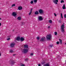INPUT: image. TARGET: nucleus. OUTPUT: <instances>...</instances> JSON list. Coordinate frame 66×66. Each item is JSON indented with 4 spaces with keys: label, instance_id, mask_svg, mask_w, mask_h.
Returning <instances> with one entry per match:
<instances>
[{
    "label": "nucleus",
    "instance_id": "2f4dec72",
    "mask_svg": "<svg viewBox=\"0 0 66 66\" xmlns=\"http://www.w3.org/2000/svg\"><path fill=\"white\" fill-rule=\"evenodd\" d=\"M56 44H57V45H58V44H59V41H57V42L56 43Z\"/></svg>",
    "mask_w": 66,
    "mask_h": 66
},
{
    "label": "nucleus",
    "instance_id": "a211bd4d",
    "mask_svg": "<svg viewBox=\"0 0 66 66\" xmlns=\"http://www.w3.org/2000/svg\"><path fill=\"white\" fill-rule=\"evenodd\" d=\"M49 22V23H52V20H50L48 21Z\"/></svg>",
    "mask_w": 66,
    "mask_h": 66
},
{
    "label": "nucleus",
    "instance_id": "b1692460",
    "mask_svg": "<svg viewBox=\"0 0 66 66\" xmlns=\"http://www.w3.org/2000/svg\"><path fill=\"white\" fill-rule=\"evenodd\" d=\"M54 34L55 35H57V33L56 32H54Z\"/></svg>",
    "mask_w": 66,
    "mask_h": 66
},
{
    "label": "nucleus",
    "instance_id": "79ce46f5",
    "mask_svg": "<svg viewBox=\"0 0 66 66\" xmlns=\"http://www.w3.org/2000/svg\"><path fill=\"white\" fill-rule=\"evenodd\" d=\"M32 10H33V9H31L30 11H31V12H32Z\"/></svg>",
    "mask_w": 66,
    "mask_h": 66
},
{
    "label": "nucleus",
    "instance_id": "ea45409f",
    "mask_svg": "<svg viewBox=\"0 0 66 66\" xmlns=\"http://www.w3.org/2000/svg\"><path fill=\"white\" fill-rule=\"evenodd\" d=\"M31 12H29V15H31Z\"/></svg>",
    "mask_w": 66,
    "mask_h": 66
},
{
    "label": "nucleus",
    "instance_id": "a19ab883",
    "mask_svg": "<svg viewBox=\"0 0 66 66\" xmlns=\"http://www.w3.org/2000/svg\"><path fill=\"white\" fill-rule=\"evenodd\" d=\"M38 66H40V64H39L38 65Z\"/></svg>",
    "mask_w": 66,
    "mask_h": 66
},
{
    "label": "nucleus",
    "instance_id": "a18cd8bd",
    "mask_svg": "<svg viewBox=\"0 0 66 66\" xmlns=\"http://www.w3.org/2000/svg\"><path fill=\"white\" fill-rule=\"evenodd\" d=\"M11 37V36H8V37Z\"/></svg>",
    "mask_w": 66,
    "mask_h": 66
},
{
    "label": "nucleus",
    "instance_id": "412c9836",
    "mask_svg": "<svg viewBox=\"0 0 66 66\" xmlns=\"http://www.w3.org/2000/svg\"><path fill=\"white\" fill-rule=\"evenodd\" d=\"M10 53H12V52H13V50H10Z\"/></svg>",
    "mask_w": 66,
    "mask_h": 66
},
{
    "label": "nucleus",
    "instance_id": "37998d69",
    "mask_svg": "<svg viewBox=\"0 0 66 66\" xmlns=\"http://www.w3.org/2000/svg\"><path fill=\"white\" fill-rule=\"evenodd\" d=\"M50 28V26H48V29H49V28Z\"/></svg>",
    "mask_w": 66,
    "mask_h": 66
},
{
    "label": "nucleus",
    "instance_id": "473e14b6",
    "mask_svg": "<svg viewBox=\"0 0 66 66\" xmlns=\"http://www.w3.org/2000/svg\"><path fill=\"white\" fill-rule=\"evenodd\" d=\"M20 66H25V65H24V64H21Z\"/></svg>",
    "mask_w": 66,
    "mask_h": 66
},
{
    "label": "nucleus",
    "instance_id": "aec40b11",
    "mask_svg": "<svg viewBox=\"0 0 66 66\" xmlns=\"http://www.w3.org/2000/svg\"><path fill=\"white\" fill-rule=\"evenodd\" d=\"M59 40L60 41V44H62V40H61V39H59Z\"/></svg>",
    "mask_w": 66,
    "mask_h": 66
},
{
    "label": "nucleus",
    "instance_id": "f257e3e1",
    "mask_svg": "<svg viewBox=\"0 0 66 66\" xmlns=\"http://www.w3.org/2000/svg\"><path fill=\"white\" fill-rule=\"evenodd\" d=\"M65 24L64 23H63V24H62L61 26V31L63 33H64L65 31H64V29L65 28V27L64 26V24Z\"/></svg>",
    "mask_w": 66,
    "mask_h": 66
},
{
    "label": "nucleus",
    "instance_id": "58836bf2",
    "mask_svg": "<svg viewBox=\"0 0 66 66\" xmlns=\"http://www.w3.org/2000/svg\"><path fill=\"white\" fill-rule=\"evenodd\" d=\"M55 16H56V14L55 13H54Z\"/></svg>",
    "mask_w": 66,
    "mask_h": 66
},
{
    "label": "nucleus",
    "instance_id": "de8ad7c7",
    "mask_svg": "<svg viewBox=\"0 0 66 66\" xmlns=\"http://www.w3.org/2000/svg\"><path fill=\"white\" fill-rule=\"evenodd\" d=\"M14 55H16V54H14L13 55V56H14Z\"/></svg>",
    "mask_w": 66,
    "mask_h": 66
},
{
    "label": "nucleus",
    "instance_id": "c03bdc74",
    "mask_svg": "<svg viewBox=\"0 0 66 66\" xmlns=\"http://www.w3.org/2000/svg\"><path fill=\"white\" fill-rule=\"evenodd\" d=\"M15 31V29H13L12 30V31H13V32H14V31Z\"/></svg>",
    "mask_w": 66,
    "mask_h": 66
},
{
    "label": "nucleus",
    "instance_id": "9d476101",
    "mask_svg": "<svg viewBox=\"0 0 66 66\" xmlns=\"http://www.w3.org/2000/svg\"><path fill=\"white\" fill-rule=\"evenodd\" d=\"M53 1L55 4H57V2H58V0H53Z\"/></svg>",
    "mask_w": 66,
    "mask_h": 66
},
{
    "label": "nucleus",
    "instance_id": "3c124183",
    "mask_svg": "<svg viewBox=\"0 0 66 66\" xmlns=\"http://www.w3.org/2000/svg\"><path fill=\"white\" fill-rule=\"evenodd\" d=\"M1 56V53H0V56Z\"/></svg>",
    "mask_w": 66,
    "mask_h": 66
},
{
    "label": "nucleus",
    "instance_id": "f3484780",
    "mask_svg": "<svg viewBox=\"0 0 66 66\" xmlns=\"http://www.w3.org/2000/svg\"><path fill=\"white\" fill-rule=\"evenodd\" d=\"M44 66H50V65L48 64H44Z\"/></svg>",
    "mask_w": 66,
    "mask_h": 66
},
{
    "label": "nucleus",
    "instance_id": "393cba45",
    "mask_svg": "<svg viewBox=\"0 0 66 66\" xmlns=\"http://www.w3.org/2000/svg\"><path fill=\"white\" fill-rule=\"evenodd\" d=\"M30 3H31V4H33V1H31L30 2Z\"/></svg>",
    "mask_w": 66,
    "mask_h": 66
},
{
    "label": "nucleus",
    "instance_id": "9b49d317",
    "mask_svg": "<svg viewBox=\"0 0 66 66\" xmlns=\"http://www.w3.org/2000/svg\"><path fill=\"white\" fill-rule=\"evenodd\" d=\"M20 39L21 42H23V41H24V39L22 37H21L20 38Z\"/></svg>",
    "mask_w": 66,
    "mask_h": 66
},
{
    "label": "nucleus",
    "instance_id": "6e6552de",
    "mask_svg": "<svg viewBox=\"0 0 66 66\" xmlns=\"http://www.w3.org/2000/svg\"><path fill=\"white\" fill-rule=\"evenodd\" d=\"M12 15L15 17H16V16L17 15V13L15 12H13Z\"/></svg>",
    "mask_w": 66,
    "mask_h": 66
},
{
    "label": "nucleus",
    "instance_id": "f704fd0d",
    "mask_svg": "<svg viewBox=\"0 0 66 66\" xmlns=\"http://www.w3.org/2000/svg\"><path fill=\"white\" fill-rule=\"evenodd\" d=\"M28 61V59H25V61Z\"/></svg>",
    "mask_w": 66,
    "mask_h": 66
},
{
    "label": "nucleus",
    "instance_id": "f8f14e48",
    "mask_svg": "<svg viewBox=\"0 0 66 66\" xmlns=\"http://www.w3.org/2000/svg\"><path fill=\"white\" fill-rule=\"evenodd\" d=\"M24 48H28V45L27 44H26L24 45Z\"/></svg>",
    "mask_w": 66,
    "mask_h": 66
},
{
    "label": "nucleus",
    "instance_id": "2eb2a0df",
    "mask_svg": "<svg viewBox=\"0 0 66 66\" xmlns=\"http://www.w3.org/2000/svg\"><path fill=\"white\" fill-rule=\"evenodd\" d=\"M17 40L19 41L20 39V38L19 37H18L16 39Z\"/></svg>",
    "mask_w": 66,
    "mask_h": 66
},
{
    "label": "nucleus",
    "instance_id": "8fccbe9b",
    "mask_svg": "<svg viewBox=\"0 0 66 66\" xmlns=\"http://www.w3.org/2000/svg\"><path fill=\"white\" fill-rule=\"evenodd\" d=\"M0 20H1V18H0Z\"/></svg>",
    "mask_w": 66,
    "mask_h": 66
},
{
    "label": "nucleus",
    "instance_id": "39448f33",
    "mask_svg": "<svg viewBox=\"0 0 66 66\" xmlns=\"http://www.w3.org/2000/svg\"><path fill=\"white\" fill-rule=\"evenodd\" d=\"M28 49H27L25 48L23 49V52L24 53H27V52H28Z\"/></svg>",
    "mask_w": 66,
    "mask_h": 66
},
{
    "label": "nucleus",
    "instance_id": "5701e85b",
    "mask_svg": "<svg viewBox=\"0 0 66 66\" xmlns=\"http://www.w3.org/2000/svg\"><path fill=\"white\" fill-rule=\"evenodd\" d=\"M34 3H36L37 1V0H34Z\"/></svg>",
    "mask_w": 66,
    "mask_h": 66
},
{
    "label": "nucleus",
    "instance_id": "bb28decb",
    "mask_svg": "<svg viewBox=\"0 0 66 66\" xmlns=\"http://www.w3.org/2000/svg\"><path fill=\"white\" fill-rule=\"evenodd\" d=\"M15 6V4H13L12 5V7H13V6Z\"/></svg>",
    "mask_w": 66,
    "mask_h": 66
},
{
    "label": "nucleus",
    "instance_id": "e433bc0d",
    "mask_svg": "<svg viewBox=\"0 0 66 66\" xmlns=\"http://www.w3.org/2000/svg\"><path fill=\"white\" fill-rule=\"evenodd\" d=\"M59 23H61V20H59Z\"/></svg>",
    "mask_w": 66,
    "mask_h": 66
},
{
    "label": "nucleus",
    "instance_id": "72a5a7b5",
    "mask_svg": "<svg viewBox=\"0 0 66 66\" xmlns=\"http://www.w3.org/2000/svg\"><path fill=\"white\" fill-rule=\"evenodd\" d=\"M64 18H66V14H64Z\"/></svg>",
    "mask_w": 66,
    "mask_h": 66
},
{
    "label": "nucleus",
    "instance_id": "603ef678",
    "mask_svg": "<svg viewBox=\"0 0 66 66\" xmlns=\"http://www.w3.org/2000/svg\"><path fill=\"white\" fill-rule=\"evenodd\" d=\"M65 45H66V43H65Z\"/></svg>",
    "mask_w": 66,
    "mask_h": 66
},
{
    "label": "nucleus",
    "instance_id": "6ab92c4d",
    "mask_svg": "<svg viewBox=\"0 0 66 66\" xmlns=\"http://www.w3.org/2000/svg\"><path fill=\"white\" fill-rule=\"evenodd\" d=\"M17 19L18 20H20L21 19V18L20 17H18Z\"/></svg>",
    "mask_w": 66,
    "mask_h": 66
},
{
    "label": "nucleus",
    "instance_id": "4be33fe9",
    "mask_svg": "<svg viewBox=\"0 0 66 66\" xmlns=\"http://www.w3.org/2000/svg\"><path fill=\"white\" fill-rule=\"evenodd\" d=\"M42 63V65H45V64H45V62H42L41 63Z\"/></svg>",
    "mask_w": 66,
    "mask_h": 66
},
{
    "label": "nucleus",
    "instance_id": "49530a36",
    "mask_svg": "<svg viewBox=\"0 0 66 66\" xmlns=\"http://www.w3.org/2000/svg\"><path fill=\"white\" fill-rule=\"evenodd\" d=\"M30 12L31 13H32V11H30Z\"/></svg>",
    "mask_w": 66,
    "mask_h": 66
},
{
    "label": "nucleus",
    "instance_id": "c756f323",
    "mask_svg": "<svg viewBox=\"0 0 66 66\" xmlns=\"http://www.w3.org/2000/svg\"><path fill=\"white\" fill-rule=\"evenodd\" d=\"M53 45H50L49 46V47H50L51 48H52V47H53Z\"/></svg>",
    "mask_w": 66,
    "mask_h": 66
},
{
    "label": "nucleus",
    "instance_id": "7c9ffc66",
    "mask_svg": "<svg viewBox=\"0 0 66 66\" xmlns=\"http://www.w3.org/2000/svg\"><path fill=\"white\" fill-rule=\"evenodd\" d=\"M39 37H38L37 38V39L38 40H39Z\"/></svg>",
    "mask_w": 66,
    "mask_h": 66
},
{
    "label": "nucleus",
    "instance_id": "09e8293b",
    "mask_svg": "<svg viewBox=\"0 0 66 66\" xmlns=\"http://www.w3.org/2000/svg\"><path fill=\"white\" fill-rule=\"evenodd\" d=\"M1 26V23H0V26Z\"/></svg>",
    "mask_w": 66,
    "mask_h": 66
},
{
    "label": "nucleus",
    "instance_id": "20e7f679",
    "mask_svg": "<svg viewBox=\"0 0 66 66\" xmlns=\"http://www.w3.org/2000/svg\"><path fill=\"white\" fill-rule=\"evenodd\" d=\"M45 40H46V38L44 37L41 38V40H40V42H44Z\"/></svg>",
    "mask_w": 66,
    "mask_h": 66
},
{
    "label": "nucleus",
    "instance_id": "a878e982",
    "mask_svg": "<svg viewBox=\"0 0 66 66\" xmlns=\"http://www.w3.org/2000/svg\"><path fill=\"white\" fill-rule=\"evenodd\" d=\"M21 23L22 24L21 26H23V25H24V23L22 22Z\"/></svg>",
    "mask_w": 66,
    "mask_h": 66
},
{
    "label": "nucleus",
    "instance_id": "dca6fc26",
    "mask_svg": "<svg viewBox=\"0 0 66 66\" xmlns=\"http://www.w3.org/2000/svg\"><path fill=\"white\" fill-rule=\"evenodd\" d=\"M22 8L21 6L19 7L18 8V10H22Z\"/></svg>",
    "mask_w": 66,
    "mask_h": 66
},
{
    "label": "nucleus",
    "instance_id": "cd10ccee",
    "mask_svg": "<svg viewBox=\"0 0 66 66\" xmlns=\"http://www.w3.org/2000/svg\"><path fill=\"white\" fill-rule=\"evenodd\" d=\"M61 17L63 19V15H62V13H61Z\"/></svg>",
    "mask_w": 66,
    "mask_h": 66
},
{
    "label": "nucleus",
    "instance_id": "1a4fd4ad",
    "mask_svg": "<svg viewBox=\"0 0 66 66\" xmlns=\"http://www.w3.org/2000/svg\"><path fill=\"white\" fill-rule=\"evenodd\" d=\"M15 44L14 43H11V45H10V46L11 47H12V48H13L14 47V46H15Z\"/></svg>",
    "mask_w": 66,
    "mask_h": 66
},
{
    "label": "nucleus",
    "instance_id": "c9c22d12",
    "mask_svg": "<svg viewBox=\"0 0 66 66\" xmlns=\"http://www.w3.org/2000/svg\"><path fill=\"white\" fill-rule=\"evenodd\" d=\"M62 2H64V1L63 0H62L61 1V3H62Z\"/></svg>",
    "mask_w": 66,
    "mask_h": 66
},
{
    "label": "nucleus",
    "instance_id": "4c0bfd02",
    "mask_svg": "<svg viewBox=\"0 0 66 66\" xmlns=\"http://www.w3.org/2000/svg\"><path fill=\"white\" fill-rule=\"evenodd\" d=\"M33 55V53H31V54H30V55L32 56Z\"/></svg>",
    "mask_w": 66,
    "mask_h": 66
},
{
    "label": "nucleus",
    "instance_id": "ddd939ff",
    "mask_svg": "<svg viewBox=\"0 0 66 66\" xmlns=\"http://www.w3.org/2000/svg\"><path fill=\"white\" fill-rule=\"evenodd\" d=\"M35 15H38V14H39V12H38V11H36L35 12Z\"/></svg>",
    "mask_w": 66,
    "mask_h": 66
},
{
    "label": "nucleus",
    "instance_id": "0eeeda50",
    "mask_svg": "<svg viewBox=\"0 0 66 66\" xmlns=\"http://www.w3.org/2000/svg\"><path fill=\"white\" fill-rule=\"evenodd\" d=\"M9 62L10 64L11 65H13V64L15 63L14 62V61L12 60H10Z\"/></svg>",
    "mask_w": 66,
    "mask_h": 66
},
{
    "label": "nucleus",
    "instance_id": "7ed1b4c3",
    "mask_svg": "<svg viewBox=\"0 0 66 66\" xmlns=\"http://www.w3.org/2000/svg\"><path fill=\"white\" fill-rule=\"evenodd\" d=\"M39 13L41 15H43V13H44V10L42 9H40L38 10Z\"/></svg>",
    "mask_w": 66,
    "mask_h": 66
},
{
    "label": "nucleus",
    "instance_id": "4468645a",
    "mask_svg": "<svg viewBox=\"0 0 66 66\" xmlns=\"http://www.w3.org/2000/svg\"><path fill=\"white\" fill-rule=\"evenodd\" d=\"M62 9H66V7H65V4H64L62 7Z\"/></svg>",
    "mask_w": 66,
    "mask_h": 66
},
{
    "label": "nucleus",
    "instance_id": "423d86ee",
    "mask_svg": "<svg viewBox=\"0 0 66 66\" xmlns=\"http://www.w3.org/2000/svg\"><path fill=\"white\" fill-rule=\"evenodd\" d=\"M43 18L42 17V16H39L38 17V20L39 21H42L43 20Z\"/></svg>",
    "mask_w": 66,
    "mask_h": 66
},
{
    "label": "nucleus",
    "instance_id": "f03ea898",
    "mask_svg": "<svg viewBox=\"0 0 66 66\" xmlns=\"http://www.w3.org/2000/svg\"><path fill=\"white\" fill-rule=\"evenodd\" d=\"M46 38L47 40H50L52 38V37L50 35H47Z\"/></svg>",
    "mask_w": 66,
    "mask_h": 66
},
{
    "label": "nucleus",
    "instance_id": "c85d7f7f",
    "mask_svg": "<svg viewBox=\"0 0 66 66\" xmlns=\"http://www.w3.org/2000/svg\"><path fill=\"white\" fill-rule=\"evenodd\" d=\"M10 39H11V38H7V40H10Z\"/></svg>",
    "mask_w": 66,
    "mask_h": 66
}]
</instances>
